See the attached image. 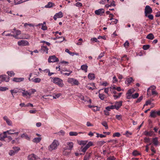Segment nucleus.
I'll return each mask as SVG.
<instances>
[{"label": "nucleus", "mask_w": 160, "mask_h": 160, "mask_svg": "<svg viewBox=\"0 0 160 160\" xmlns=\"http://www.w3.org/2000/svg\"><path fill=\"white\" fill-rule=\"evenodd\" d=\"M87 141H79L78 143L81 146L80 149L81 151L85 153L86 150L90 146L93 145V143L91 142H90L87 144Z\"/></svg>", "instance_id": "obj_1"}, {"label": "nucleus", "mask_w": 160, "mask_h": 160, "mask_svg": "<svg viewBox=\"0 0 160 160\" xmlns=\"http://www.w3.org/2000/svg\"><path fill=\"white\" fill-rule=\"evenodd\" d=\"M50 78L51 79L52 82L58 85L59 87H62L64 86L63 80L61 78L57 77H51Z\"/></svg>", "instance_id": "obj_2"}, {"label": "nucleus", "mask_w": 160, "mask_h": 160, "mask_svg": "<svg viewBox=\"0 0 160 160\" xmlns=\"http://www.w3.org/2000/svg\"><path fill=\"white\" fill-rule=\"evenodd\" d=\"M12 149L9 152V154L11 156L15 155L16 153L20 150V148L18 147H12Z\"/></svg>", "instance_id": "obj_3"}, {"label": "nucleus", "mask_w": 160, "mask_h": 160, "mask_svg": "<svg viewBox=\"0 0 160 160\" xmlns=\"http://www.w3.org/2000/svg\"><path fill=\"white\" fill-rule=\"evenodd\" d=\"M59 145L58 141H53V142L50 146L49 150L50 151L52 150L57 148L58 146Z\"/></svg>", "instance_id": "obj_4"}, {"label": "nucleus", "mask_w": 160, "mask_h": 160, "mask_svg": "<svg viewBox=\"0 0 160 160\" xmlns=\"http://www.w3.org/2000/svg\"><path fill=\"white\" fill-rule=\"evenodd\" d=\"M68 82L72 85H78L79 84L78 81L74 78H69Z\"/></svg>", "instance_id": "obj_5"}, {"label": "nucleus", "mask_w": 160, "mask_h": 160, "mask_svg": "<svg viewBox=\"0 0 160 160\" xmlns=\"http://www.w3.org/2000/svg\"><path fill=\"white\" fill-rule=\"evenodd\" d=\"M59 61V59L54 56H50L48 58V62H55Z\"/></svg>", "instance_id": "obj_6"}, {"label": "nucleus", "mask_w": 160, "mask_h": 160, "mask_svg": "<svg viewBox=\"0 0 160 160\" xmlns=\"http://www.w3.org/2000/svg\"><path fill=\"white\" fill-rule=\"evenodd\" d=\"M152 12V10L151 7L148 5H147L145 9V16H147V14H150Z\"/></svg>", "instance_id": "obj_7"}, {"label": "nucleus", "mask_w": 160, "mask_h": 160, "mask_svg": "<svg viewBox=\"0 0 160 160\" xmlns=\"http://www.w3.org/2000/svg\"><path fill=\"white\" fill-rule=\"evenodd\" d=\"M0 80L2 81H5L8 82L9 80V78L6 75H2L0 76Z\"/></svg>", "instance_id": "obj_8"}, {"label": "nucleus", "mask_w": 160, "mask_h": 160, "mask_svg": "<svg viewBox=\"0 0 160 160\" xmlns=\"http://www.w3.org/2000/svg\"><path fill=\"white\" fill-rule=\"evenodd\" d=\"M18 43L19 46H25L28 45H29L28 42L25 40H21L20 41L18 42Z\"/></svg>", "instance_id": "obj_9"}, {"label": "nucleus", "mask_w": 160, "mask_h": 160, "mask_svg": "<svg viewBox=\"0 0 160 160\" xmlns=\"http://www.w3.org/2000/svg\"><path fill=\"white\" fill-rule=\"evenodd\" d=\"M63 16V13L62 12L60 11L58 13H56L53 17L54 20H56L57 18H60Z\"/></svg>", "instance_id": "obj_10"}, {"label": "nucleus", "mask_w": 160, "mask_h": 160, "mask_svg": "<svg viewBox=\"0 0 160 160\" xmlns=\"http://www.w3.org/2000/svg\"><path fill=\"white\" fill-rule=\"evenodd\" d=\"M28 160H35L38 159V157L34 154H32L28 156Z\"/></svg>", "instance_id": "obj_11"}, {"label": "nucleus", "mask_w": 160, "mask_h": 160, "mask_svg": "<svg viewBox=\"0 0 160 160\" xmlns=\"http://www.w3.org/2000/svg\"><path fill=\"white\" fill-rule=\"evenodd\" d=\"M105 11L103 8L99 9L98 10H96L95 11V13L97 15H101Z\"/></svg>", "instance_id": "obj_12"}, {"label": "nucleus", "mask_w": 160, "mask_h": 160, "mask_svg": "<svg viewBox=\"0 0 160 160\" xmlns=\"http://www.w3.org/2000/svg\"><path fill=\"white\" fill-rule=\"evenodd\" d=\"M122 101L116 102L115 103V104L114 105L115 107V109L117 110H118L122 106Z\"/></svg>", "instance_id": "obj_13"}, {"label": "nucleus", "mask_w": 160, "mask_h": 160, "mask_svg": "<svg viewBox=\"0 0 160 160\" xmlns=\"http://www.w3.org/2000/svg\"><path fill=\"white\" fill-rule=\"evenodd\" d=\"M15 130L13 129H10L9 130H8L6 132H6L8 135H11L13 134H15L16 135H18L19 132H15Z\"/></svg>", "instance_id": "obj_14"}, {"label": "nucleus", "mask_w": 160, "mask_h": 160, "mask_svg": "<svg viewBox=\"0 0 160 160\" xmlns=\"http://www.w3.org/2000/svg\"><path fill=\"white\" fill-rule=\"evenodd\" d=\"M3 119L5 121L7 124L9 126H12V123L11 120H9L7 116H5L3 118Z\"/></svg>", "instance_id": "obj_15"}, {"label": "nucleus", "mask_w": 160, "mask_h": 160, "mask_svg": "<svg viewBox=\"0 0 160 160\" xmlns=\"http://www.w3.org/2000/svg\"><path fill=\"white\" fill-rule=\"evenodd\" d=\"M63 154L64 155H68L70 153V151H68L67 150H68V147H66L63 148Z\"/></svg>", "instance_id": "obj_16"}, {"label": "nucleus", "mask_w": 160, "mask_h": 160, "mask_svg": "<svg viewBox=\"0 0 160 160\" xmlns=\"http://www.w3.org/2000/svg\"><path fill=\"white\" fill-rule=\"evenodd\" d=\"M24 79L23 78H14L13 79V81L16 82H20L23 81Z\"/></svg>", "instance_id": "obj_17"}, {"label": "nucleus", "mask_w": 160, "mask_h": 160, "mask_svg": "<svg viewBox=\"0 0 160 160\" xmlns=\"http://www.w3.org/2000/svg\"><path fill=\"white\" fill-rule=\"evenodd\" d=\"M6 132H4L3 133L0 134V138L4 139L7 137V134Z\"/></svg>", "instance_id": "obj_18"}, {"label": "nucleus", "mask_w": 160, "mask_h": 160, "mask_svg": "<svg viewBox=\"0 0 160 160\" xmlns=\"http://www.w3.org/2000/svg\"><path fill=\"white\" fill-rule=\"evenodd\" d=\"M67 145H68L69 147L68 148V150L70 151H71L72 150V148L73 147V142H67Z\"/></svg>", "instance_id": "obj_19"}, {"label": "nucleus", "mask_w": 160, "mask_h": 160, "mask_svg": "<svg viewBox=\"0 0 160 160\" xmlns=\"http://www.w3.org/2000/svg\"><path fill=\"white\" fill-rule=\"evenodd\" d=\"M48 48L46 46H43L41 47V50H42L43 52H46L48 53Z\"/></svg>", "instance_id": "obj_20"}, {"label": "nucleus", "mask_w": 160, "mask_h": 160, "mask_svg": "<svg viewBox=\"0 0 160 160\" xmlns=\"http://www.w3.org/2000/svg\"><path fill=\"white\" fill-rule=\"evenodd\" d=\"M133 81L134 80L132 78V77H130L127 79V80L125 81V83L126 84H128V85H129L131 82Z\"/></svg>", "instance_id": "obj_21"}, {"label": "nucleus", "mask_w": 160, "mask_h": 160, "mask_svg": "<svg viewBox=\"0 0 160 160\" xmlns=\"http://www.w3.org/2000/svg\"><path fill=\"white\" fill-rule=\"evenodd\" d=\"M88 66L86 64L83 65L81 66V69L85 72H87Z\"/></svg>", "instance_id": "obj_22"}, {"label": "nucleus", "mask_w": 160, "mask_h": 160, "mask_svg": "<svg viewBox=\"0 0 160 160\" xmlns=\"http://www.w3.org/2000/svg\"><path fill=\"white\" fill-rule=\"evenodd\" d=\"M154 133V132L153 131L148 132L145 131L144 132V134L148 136H152Z\"/></svg>", "instance_id": "obj_23"}, {"label": "nucleus", "mask_w": 160, "mask_h": 160, "mask_svg": "<svg viewBox=\"0 0 160 160\" xmlns=\"http://www.w3.org/2000/svg\"><path fill=\"white\" fill-rule=\"evenodd\" d=\"M55 4L54 3L51 2H49L47 5L45 6V7L46 8H51Z\"/></svg>", "instance_id": "obj_24"}, {"label": "nucleus", "mask_w": 160, "mask_h": 160, "mask_svg": "<svg viewBox=\"0 0 160 160\" xmlns=\"http://www.w3.org/2000/svg\"><path fill=\"white\" fill-rule=\"evenodd\" d=\"M157 116L155 110H152L150 112V117L151 118H155Z\"/></svg>", "instance_id": "obj_25"}, {"label": "nucleus", "mask_w": 160, "mask_h": 160, "mask_svg": "<svg viewBox=\"0 0 160 160\" xmlns=\"http://www.w3.org/2000/svg\"><path fill=\"white\" fill-rule=\"evenodd\" d=\"M29 93V98L30 97L31 95L32 94H34L36 90L34 89H31L28 90Z\"/></svg>", "instance_id": "obj_26"}, {"label": "nucleus", "mask_w": 160, "mask_h": 160, "mask_svg": "<svg viewBox=\"0 0 160 160\" xmlns=\"http://www.w3.org/2000/svg\"><path fill=\"white\" fill-rule=\"evenodd\" d=\"M115 107L114 105H111L106 107L105 109L107 111H110L111 109H115Z\"/></svg>", "instance_id": "obj_27"}, {"label": "nucleus", "mask_w": 160, "mask_h": 160, "mask_svg": "<svg viewBox=\"0 0 160 160\" xmlns=\"http://www.w3.org/2000/svg\"><path fill=\"white\" fill-rule=\"evenodd\" d=\"M146 38L152 40L154 38V36L152 33H150L147 36Z\"/></svg>", "instance_id": "obj_28"}, {"label": "nucleus", "mask_w": 160, "mask_h": 160, "mask_svg": "<svg viewBox=\"0 0 160 160\" xmlns=\"http://www.w3.org/2000/svg\"><path fill=\"white\" fill-rule=\"evenodd\" d=\"M23 92H22V96L23 97H26L28 95L29 96V93L28 92V91H25L24 90H22Z\"/></svg>", "instance_id": "obj_29"}, {"label": "nucleus", "mask_w": 160, "mask_h": 160, "mask_svg": "<svg viewBox=\"0 0 160 160\" xmlns=\"http://www.w3.org/2000/svg\"><path fill=\"white\" fill-rule=\"evenodd\" d=\"M10 92L11 93V94L12 96V97L14 98V93H16L18 92V90L15 89H13L12 90H11L10 91Z\"/></svg>", "instance_id": "obj_30"}, {"label": "nucleus", "mask_w": 160, "mask_h": 160, "mask_svg": "<svg viewBox=\"0 0 160 160\" xmlns=\"http://www.w3.org/2000/svg\"><path fill=\"white\" fill-rule=\"evenodd\" d=\"M88 77L90 80H93L95 78L94 74L92 73H89L88 74Z\"/></svg>", "instance_id": "obj_31"}, {"label": "nucleus", "mask_w": 160, "mask_h": 160, "mask_svg": "<svg viewBox=\"0 0 160 160\" xmlns=\"http://www.w3.org/2000/svg\"><path fill=\"white\" fill-rule=\"evenodd\" d=\"M22 138H24V139L27 140L31 139L30 138L26 133H23L21 135Z\"/></svg>", "instance_id": "obj_32"}, {"label": "nucleus", "mask_w": 160, "mask_h": 160, "mask_svg": "<svg viewBox=\"0 0 160 160\" xmlns=\"http://www.w3.org/2000/svg\"><path fill=\"white\" fill-rule=\"evenodd\" d=\"M116 5L115 4V2L114 1H113L110 4H107L105 5V7L106 8H108L110 7L111 6H115Z\"/></svg>", "instance_id": "obj_33"}, {"label": "nucleus", "mask_w": 160, "mask_h": 160, "mask_svg": "<svg viewBox=\"0 0 160 160\" xmlns=\"http://www.w3.org/2000/svg\"><path fill=\"white\" fill-rule=\"evenodd\" d=\"M7 74L8 76L10 77H12L14 76L15 74L13 71H8L7 72Z\"/></svg>", "instance_id": "obj_34"}, {"label": "nucleus", "mask_w": 160, "mask_h": 160, "mask_svg": "<svg viewBox=\"0 0 160 160\" xmlns=\"http://www.w3.org/2000/svg\"><path fill=\"white\" fill-rule=\"evenodd\" d=\"M132 154L133 156H136L139 155H140L141 154L137 151L134 150L132 152Z\"/></svg>", "instance_id": "obj_35"}, {"label": "nucleus", "mask_w": 160, "mask_h": 160, "mask_svg": "<svg viewBox=\"0 0 160 160\" xmlns=\"http://www.w3.org/2000/svg\"><path fill=\"white\" fill-rule=\"evenodd\" d=\"M101 124L106 129H107L108 128V124L105 121H103L101 123Z\"/></svg>", "instance_id": "obj_36"}, {"label": "nucleus", "mask_w": 160, "mask_h": 160, "mask_svg": "<svg viewBox=\"0 0 160 160\" xmlns=\"http://www.w3.org/2000/svg\"><path fill=\"white\" fill-rule=\"evenodd\" d=\"M32 81L34 82L38 83L39 82L41 81V79L39 78H37L33 79Z\"/></svg>", "instance_id": "obj_37"}, {"label": "nucleus", "mask_w": 160, "mask_h": 160, "mask_svg": "<svg viewBox=\"0 0 160 160\" xmlns=\"http://www.w3.org/2000/svg\"><path fill=\"white\" fill-rule=\"evenodd\" d=\"M78 134V133L77 132H70L69 133V135L70 136H77Z\"/></svg>", "instance_id": "obj_38"}, {"label": "nucleus", "mask_w": 160, "mask_h": 160, "mask_svg": "<svg viewBox=\"0 0 160 160\" xmlns=\"http://www.w3.org/2000/svg\"><path fill=\"white\" fill-rule=\"evenodd\" d=\"M97 136H96L97 138L100 137L101 138H102L104 137H106V135H103L102 134H100L98 133H96Z\"/></svg>", "instance_id": "obj_39"}, {"label": "nucleus", "mask_w": 160, "mask_h": 160, "mask_svg": "<svg viewBox=\"0 0 160 160\" xmlns=\"http://www.w3.org/2000/svg\"><path fill=\"white\" fill-rule=\"evenodd\" d=\"M150 47V46L149 45H144L143 46L142 48L144 50H147Z\"/></svg>", "instance_id": "obj_40"}, {"label": "nucleus", "mask_w": 160, "mask_h": 160, "mask_svg": "<svg viewBox=\"0 0 160 160\" xmlns=\"http://www.w3.org/2000/svg\"><path fill=\"white\" fill-rule=\"evenodd\" d=\"M120 136H121V134L119 132H117L113 133V137H119Z\"/></svg>", "instance_id": "obj_41"}, {"label": "nucleus", "mask_w": 160, "mask_h": 160, "mask_svg": "<svg viewBox=\"0 0 160 160\" xmlns=\"http://www.w3.org/2000/svg\"><path fill=\"white\" fill-rule=\"evenodd\" d=\"M99 97L101 100H103L105 98V95L103 94L99 93Z\"/></svg>", "instance_id": "obj_42"}, {"label": "nucleus", "mask_w": 160, "mask_h": 160, "mask_svg": "<svg viewBox=\"0 0 160 160\" xmlns=\"http://www.w3.org/2000/svg\"><path fill=\"white\" fill-rule=\"evenodd\" d=\"M61 95V93H58V94H55V95L53 96V98L54 99H56V98H58Z\"/></svg>", "instance_id": "obj_43"}, {"label": "nucleus", "mask_w": 160, "mask_h": 160, "mask_svg": "<svg viewBox=\"0 0 160 160\" xmlns=\"http://www.w3.org/2000/svg\"><path fill=\"white\" fill-rule=\"evenodd\" d=\"M8 90V88L6 87H0V91H4Z\"/></svg>", "instance_id": "obj_44"}, {"label": "nucleus", "mask_w": 160, "mask_h": 160, "mask_svg": "<svg viewBox=\"0 0 160 160\" xmlns=\"http://www.w3.org/2000/svg\"><path fill=\"white\" fill-rule=\"evenodd\" d=\"M139 96V94L138 93H136L135 94H132V97L133 98L135 99L137 98Z\"/></svg>", "instance_id": "obj_45"}, {"label": "nucleus", "mask_w": 160, "mask_h": 160, "mask_svg": "<svg viewBox=\"0 0 160 160\" xmlns=\"http://www.w3.org/2000/svg\"><path fill=\"white\" fill-rule=\"evenodd\" d=\"M104 52H102L98 56V57L97 58L98 60H99L100 58H101L103 56H104Z\"/></svg>", "instance_id": "obj_46"}, {"label": "nucleus", "mask_w": 160, "mask_h": 160, "mask_svg": "<svg viewBox=\"0 0 160 160\" xmlns=\"http://www.w3.org/2000/svg\"><path fill=\"white\" fill-rule=\"evenodd\" d=\"M78 97L81 100L84 101L85 102H86L87 101V100L86 99H84L83 96L81 95H79Z\"/></svg>", "instance_id": "obj_47"}, {"label": "nucleus", "mask_w": 160, "mask_h": 160, "mask_svg": "<svg viewBox=\"0 0 160 160\" xmlns=\"http://www.w3.org/2000/svg\"><path fill=\"white\" fill-rule=\"evenodd\" d=\"M145 16L148 17L150 20H152L153 19V16L152 14H149V15L147 14V16Z\"/></svg>", "instance_id": "obj_48"}, {"label": "nucleus", "mask_w": 160, "mask_h": 160, "mask_svg": "<svg viewBox=\"0 0 160 160\" xmlns=\"http://www.w3.org/2000/svg\"><path fill=\"white\" fill-rule=\"evenodd\" d=\"M37 135L39 136V137L35 138H34L33 140H41L42 139V138L40 137L41 135L40 134H37Z\"/></svg>", "instance_id": "obj_49"}, {"label": "nucleus", "mask_w": 160, "mask_h": 160, "mask_svg": "<svg viewBox=\"0 0 160 160\" xmlns=\"http://www.w3.org/2000/svg\"><path fill=\"white\" fill-rule=\"evenodd\" d=\"M151 103V101L150 100L147 101L145 103L144 105L143 108L145 106H148L149 104H150Z\"/></svg>", "instance_id": "obj_50"}, {"label": "nucleus", "mask_w": 160, "mask_h": 160, "mask_svg": "<svg viewBox=\"0 0 160 160\" xmlns=\"http://www.w3.org/2000/svg\"><path fill=\"white\" fill-rule=\"evenodd\" d=\"M116 158L113 156H110L107 158V160H115Z\"/></svg>", "instance_id": "obj_51"}, {"label": "nucleus", "mask_w": 160, "mask_h": 160, "mask_svg": "<svg viewBox=\"0 0 160 160\" xmlns=\"http://www.w3.org/2000/svg\"><path fill=\"white\" fill-rule=\"evenodd\" d=\"M143 97L142 96H141L139 97V98L136 101V103H138L140 102L142 100V99Z\"/></svg>", "instance_id": "obj_52"}, {"label": "nucleus", "mask_w": 160, "mask_h": 160, "mask_svg": "<svg viewBox=\"0 0 160 160\" xmlns=\"http://www.w3.org/2000/svg\"><path fill=\"white\" fill-rule=\"evenodd\" d=\"M91 40L92 41H94L95 42H98L99 41L98 40L97 38H92L91 39Z\"/></svg>", "instance_id": "obj_53"}, {"label": "nucleus", "mask_w": 160, "mask_h": 160, "mask_svg": "<svg viewBox=\"0 0 160 160\" xmlns=\"http://www.w3.org/2000/svg\"><path fill=\"white\" fill-rule=\"evenodd\" d=\"M116 118L118 120H120L122 118L121 115H116Z\"/></svg>", "instance_id": "obj_54"}, {"label": "nucleus", "mask_w": 160, "mask_h": 160, "mask_svg": "<svg viewBox=\"0 0 160 160\" xmlns=\"http://www.w3.org/2000/svg\"><path fill=\"white\" fill-rule=\"evenodd\" d=\"M132 134V133L130 132H129L128 131H127L124 134H125L126 135V136L127 137H129V136L130 135H131Z\"/></svg>", "instance_id": "obj_55"}, {"label": "nucleus", "mask_w": 160, "mask_h": 160, "mask_svg": "<svg viewBox=\"0 0 160 160\" xmlns=\"http://www.w3.org/2000/svg\"><path fill=\"white\" fill-rule=\"evenodd\" d=\"M152 143L155 146H157L158 144V141H152Z\"/></svg>", "instance_id": "obj_56"}, {"label": "nucleus", "mask_w": 160, "mask_h": 160, "mask_svg": "<svg viewBox=\"0 0 160 160\" xmlns=\"http://www.w3.org/2000/svg\"><path fill=\"white\" fill-rule=\"evenodd\" d=\"M41 29L43 30H46L47 29V27L46 26L42 25V26Z\"/></svg>", "instance_id": "obj_57"}, {"label": "nucleus", "mask_w": 160, "mask_h": 160, "mask_svg": "<svg viewBox=\"0 0 160 160\" xmlns=\"http://www.w3.org/2000/svg\"><path fill=\"white\" fill-rule=\"evenodd\" d=\"M76 6L77 7H81L82 6V4L80 2H77L76 4Z\"/></svg>", "instance_id": "obj_58"}, {"label": "nucleus", "mask_w": 160, "mask_h": 160, "mask_svg": "<svg viewBox=\"0 0 160 160\" xmlns=\"http://www.w3.org/2000/svg\"><path fill=\"white\" fill-rule=\"evenodd\" d=\"M27 25L29 26L30 27H33L34 25L31 23H25L24 24V26L26 27Z\"/></svg>", "instance_id": "obj_59"}, {"label": "nucleus", "mask_w": 160, "mask_h": 160, "mask_svg": "<svg viewBox=\"0 0 160 160\" xmlns=\"http://www.w3.org/2000/svg\"><path fill=\"white\" fill-rule=\"evenodd\" d=\"M86 88H88V89H89V90H94V89H95V88H92V87H90L88 85H87L86 86Z\"/></svg>", "instance_id": "obj_60"}, {"label": "nucleus", "mask_w": 160, "mask_h": 160, "mask_svg": "<svg viewBox=\"0 0 160 160\" xmlns=\"http://www.w3.org/2000/svg\"><path fill=\"white\" fill-rule=\"evenodd\" d=\"M69 72V73L66 72V73H63V74H64V75H66V76H69L70 75V74H71V73H72V71H70V72Z\"/></svg>", "instance_id": "obj_61"}, {"label": "nucleus", "mask_w": 160, "mask_h": 160, "mask_svg": "<svg viewBox=\"0 0 160 160\" xmlns=\"http://www.w3.org/2000/svg\"><path fill=\"white\" fill-rule=\"evenodd\" d=\"M21 32L20 30H17L15 32V34L17 35H19L21 34Z\"/></svg>", "instance_id": "obj_62"}, {"label": "nucleus", "mask_w": 160, "mask_h": 160, "mask_svg": "<svg viewBox=\"0 0 160 160\" xmlns=\"http://www.w3.org/2000/svg\"><path fill=\"white\" fill-rule=\"evenodd\" d=\"M41 42L46 43V44L48 46H49L50 45V44L49 42H47L45 41H41Z\"/></svg>", "instance_id": "obj_63"}, {"label": "nucleus", "mask_w": 160, "mask_h": 160, "mask_svg": "<svg viewBox=\"0 0 160 160\" xmlns=\"http://www.w3.org/2000/svg\"><path fill=\"white\" fill-rule=\"evenodd\" d=\"M58 133H59V134L60 135L61 134L63 135H64L65 132L63 130H61V131L59 132H58Z\"/></svg>", "instance_id": "obj_64"}]
</instances>
